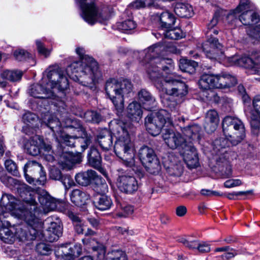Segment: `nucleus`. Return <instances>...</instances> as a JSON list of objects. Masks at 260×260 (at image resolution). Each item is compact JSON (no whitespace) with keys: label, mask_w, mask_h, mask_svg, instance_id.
<instances>
[{"label":"nucleus","mask_w":260,"mask_h":260,"mask_svg":"<svg viewBox=\"0 0 260 260\" xmlns=\"http://www.w3.org/2000/svg\"><path fill=\"white\" fill-rule=\"evenodd\" d=\"M230 143L226 137L216 139L213 143V153L217 155H223V157H225L224 155L227 152L226 148L229 146Z\"/></svg>","instance_id":"obj_27"},{"label":"nucleus","mask_w":260,"mask_h":260,"mask_svg":"<svg viewBox=\"0 0 260 260\" xmlns=\"http://www.w3.org/2000/svg\"><path fill=\"white\" fill-rule=\"evenodd\" d=\"M222 126L224 136L232 145H237L245 138V126L239 118L227 116L222 120Z\"/></svg>","instance_id":"obj_9"},{"label":"nucleus","mask_w":260,"mask_h":260,"mask_svg":"<svg viewBox=\"0 0 260 260\" xmlns=\"http://www.w3.org/2000/svg\"><path fill=\"white\" fill-rule=\"evenodd\" d=\"M69 204L66 202L52 197L46 190L34 189V238L53 242L62 234L61 222L59 219L51 222L44 233V223L41 218L50 211L57 210L66 211Z\"/></svg>","instance_id":"obj_1"},{"label":"nucleus","mask_w":260,"mask_h":260,"mask_svg":"<svg viewBox=\"0 0 260 260\" xmlns=\"http://www.w3.org/2000/svg\"><path fill=\"white\" fill-rule=\"evenodd\" d=\"M162 137L167 146L172 149L185 145L186 142V139L183 137L180 133L168 128L164 130Z\"/></svg>","instance_id":"obj_16"},{"label":"nucleus","mask_w":260,"mask_h":260,"mask_svg":"<svg viewBox=\"0 0 260 260\" xmlns=\"http://www.w3.org/2000/svg\"><path fill=\"white\" fill-rule=\"evenodd\" d=\"M82 154L80 152L73 153L70 152H64L60 157L59 163L63 169L70 170L73 166L82 161Z\"/></svg>","instance_id":"obj_19"},{"label":"nucleus","mask_w":260,"mask_h":260,"mask_svg":"<svg viewBox=\"0 0 260 260\" xmlns=\"http://www.w3.org/2000/svg\"><path fill=\"white\" fill-rule=\"evenodd\" d=\"M93 189L98 193L104 194L108 191V187L105 180L100 177L94 182Z\"/></svg>","instance_id":"obj_44"},{"label":"nucleus","mask_w":260,"mask_h":260,"mask_svg":"<svg viewBox=\"0 0 260 260\" xmlns=\"http://www.w3.org/2000/svg\"><path fill=\"white\" fill-rule=\"evenodd\" d=\"M62 143L69 147H75L76 145V137H73L68 135H62Z\"/></svg>","instance_id":"obj_56"},{"label":"nucleus","mask_w":260,"mask_h":260,"mask_svg":"<svg viewBox=\"0 0 260 260\" xmlns=\"http://www.w3.org/2000/svg\"><path fill=\"white\" fill-rule=\"evenodd\" d=\"M34 170L36 172V179L37 183L39 185H44L46 181V175L42 166L38 162L34 161Z\"/></svg>","instance_id":"obj_39"},{"label":"nucleus","mask_w":260,"mask_h":260,"mask_svg":"<svg viewBox=\"0 0 260 260\" xmlns=\"http://www.w3.org/2000/svg\"><path fill=\"white\" fill-rule=\"evenodd\" d=\"M18 190L23 201L27 204V207L23 209L16 208V200L10 194L3 195L1 204L13 216L24 220L27 224L14 225L15 237L22 241H31L32 236L30 230L32 229V215L30 211L32 204V190L31 187L24 183L20 185Z\"/></svg>","instance_id":"obj_2"},{"label":"nucleus","mask_w":260,"mask_h":260,"mask_svg":"<svg viewBox=\"0 0 260 260\" xmlns=\"http://www.w3.org/2000/svg\"><path fill=\"white\" fill-rule=\"evenodd\" d=\"M216 89H224L230 88L237 83V79L231 75L222 72L215 74Z\"/></svg>","instance_id":"obj_20"},{"label":"nucleus","mask_w":260,"mask_h":260,"mask_svg":"<svg viewBox=\"0 0 260 260\" xmlns=\"http://www.w3.org/2000/svg\"><path fill=\"white\" fill-rule=\"evenodd\" d=\"M105 90L117 112L121 113L124 109V98L133 91L132 83L128 80L118 81L111 79L107 81Z\"/></svg>","instance_id":"obj_6"},{"label":"nucleus","mask_w":260,"mask_h":260,"mask_svg":"<svg viewBox=\"0 0 260 260\" xmlns=\"http://www.w3.org/2000/svg\"><path fill=\"white\" fill-rule=\"evenodd\" d=\"M258 117L251 118L250 122L251 133L254 136H258L260 133V121Z\"/></svg>","instance_id":"obj_52"},{"label":"nucleus","mask_w":260,"mask_h":260,"mask_svg":"<svg viewBox=\"0 0 260 260\" xmlns=\"http://www.w3.org/2000/svg\"><path fill=\"white\" fill-rule=\"evenodd\" d=\"M138 99L143 108L151 111L155 106V99L148 91L142 89L138 93Z\"/></svg>","instance_id":"obj_23"},{"label":"nucleus","mask_w":260,"mask_h":260,"mask_svg":"<svg viewBox=\"0 0 260 260\" xmlns=\"http://www.w3.org/2000/svg\"><path fill=\"white\" fill-rule=\"evenodd\" d=\"M32 161L29 160L24 165L23 168V172L24 177L25 178L26 180L29 184H31L32 182V178L31 176L29 175L28 173L31 174L32 171Z\"/></svg>","instance_id":"obj_51"},{"label":"nucleus","mask_w":260,"mask_h":260,"mask_svg":"<svg viewBox=\"0 0 260 260\" xmlns=\"http://www.w3.org/2000/svg\"><path fill=\"white\" fill-rule=\"evenodd\" d=\"M44 77L48 80L47 87L43 89L44 95L38 96L42 99H54L55 96L53 92L50 90L57 89L59 91H63L69 87V84L67 77L64 75L63 71L58 70L57 66H50L44 72Z\"/></svg>","instance_id":"obj_8"},{"label":"nucleus","mask_w":260,"mask_h":260,"mask_svg":"<svg viewBox=\"0 0 260 260\" xmlns=\"http://www.w3.org/2000/svg\"><path fill=\"white\" fill-rule=\"evenodd\" d=\"M13 54L15 58L19 61H24L30 56V54L23 49L16 50Z\"/></svg>","instance_id":"obj_50"},{"label":"nucleus","mask_w":260,"mask_h":260,"mask_svg":"<svg viewBox=\"0 0 260 260\" xmlns=\"http://www.w3.org/2000/svg\"><path fill=\"white\" fill-rule=\"evenodd\" d=\"M180 153L189 168H195L199 166L198 153L193 146L191 144H185Z\"/></svg>","instance_id":"obj_17"},{"label":"nucleus","mask_w":260,"mask_h":260,"mask_svg":"<svg viewBox=\"0 0 260 260\" xmlns=\"http://www.w3.org/2000/svg\"><path fill=\"white\" fill-rule=\"evenodd\" d=\"M23 74L20 70H5L1 72V76L3 79L14 82L21 80Z\"/></svg>","instance_id":"obj_38"},{"label":"nucleus","mask_w":260,"mask_h":260,"mask_svg":"<svg viewBox=\"0 0 260 260\" xmlns=\"http://www.w3.org/2000/svg\"><path fill=\"white\" fill-rule=\"evenodd\" d=\"M76 182L82 186H86L89 184V180L87 178V174L85 172L77 174L75 176Z\"/></svg>","instance_id":"obj_55"},{"label":"nucleus","mask_w":260,"mask_h":260,"mask_svg":"<svg viewBox=\"0 0 260 260\" xmlns=\"http://www.w3.org/2000/svg\"><path fill=\"white\" fill-rule=\"evenodd\" d=\"M241 13V14L239 16L240 21L245 25H249V26L246 28L247 33L248 34V30L249 29H253L257 26L256 25L255 26H253L251 25L256 23L260 21V15L257 12L252 10L251 8L243 11ZM258 25H260V24Z\"/></svg>","instance_id":"obj_18"},{"label":"nucleus","mask_w":260,"mask_h":260,"mask_svg":"<svg viewBox=\"0 0 260 260\" xmlns=\"http://www.w3.org/2000/svg\"><path fill=\"white\" fill-rule=\"evenodd\" d=\"M198 250L201 253L209 252L210 251V246L206 242L199 241Z\"/></svg>","instance_id":"obj_62"},{"label":"nucleus","mask_w":260,"mask_h":260,"mask_svg":"<svg viewBox=\"0 0 260 260\" xmlns=\"http://www.w3.org/2000/svg\"><path fill=\"white\" fill-rule=\"evenodd\" d=\"M198 63L194 61L186 59H181L179 67L181 71L192 74L194 72Z\"/></svg>","instance_id":"obj_40"},{"label":"nucleus","mask_w":260,"mask_h":260,"mask_svg":"<svg viewBox=\"0 0 260 260\" xmlns=\"http://www.w3.org/2000/svg\"><path fill=\"white\" fill-rule=\"evenodd\" d=\"M85 117L87 121L93 123H99L102 120L101 116L95 111H87L85 113Z\"/></svg>","instance_id":"obj_49"},{"label":"nucleus","mask_w":260,"mask_h":260,"mask_svg":"<svg viewBox=\"0 0 260 260\" xmlns=\"http://www.w3.org/2000/svg\"><path fill=\"white\" fill-rule=\"evenodd\" d=\"M72 202L76 206H81L87 204L89 195L80 189H74L70 193Z\"/></svg>","instance_id":"obj_26"},{"label":"nucleus","mask_w":260,"mask_h":260,"mask_svg":"<svg viewBox=\"0 0 260 260\" xmlns=\"http://www.w3.org/2000/svg\"><path fill=\"white\" fill-rule=\"evenodd\" d=\"M162 48V46L158 44H154L143 50L140 55V61L145 66L149 78L155 86L157 83L164 82L166 77L173 74L171 73L174 67L173 60L158 57Z\"/></svg>","instance_id":"obj_3"},{"label":"nucleus","mask_w":260,"mask_h":260,"mask_svg":"<svg viewBox=\"0 0 260 260\" xmlns=\"http://www.w3.org/2000/svg\"><path fill=\"white\" fill-rule=\"evenodd\" d=\"M139 155L140 160L148 172L152 174L159 172L160 166L152 148L143 146L139 150Z\"/></svg>","instance_id":"obj_13"},{"label":"nucleus","mask_w":260,"mask_h":260,"mask_svg":"<svg viewBox=\"0 0 260 260\" xmlns=\"http://www.w3.org/2000/svg\"><path fill=\"white\" fill-rule=\"evenodd\" d=\"M79 5L83 19L88 24L103 23L108 19V15L95 5L94 0H75Z\"/></svg>","instance_id":"obj_10"},{"label":"nucleus","mask_w":260,"mask_h":260,"mask_svg":"<svg viewBox=\"0 0 260 260\" xmlns=\"http://www.w3.org/2000/svg\"><path fill=\"white\" fill-rule=\"evenodd\" d=\"M36 43L38 53L45 58L49 57L52 51V49L46 48L43 43L39 40H37Z\"/></svg>","instance_id":"obj_47"},{"label":"nucleus","mask_w":260,"mask_h":260,"mask_svg":"<svg viewBox=\"0 0 260 260\" xmlns=\"http://www.w3.org/2000/svg\"><path fill=\"white\" fill-rule=\"evenodd\" d=\"M122 171H118L119 174L117 179V186L121 191L126 193H132L138 188L137 181L134 177L125 175Z\"/></svg>","instance_id":"obj_15"},{"label":"nucleus","mask_w":260,"mask_h":260,"mask_svg":"<svg viewBox=\"0 0 260 260\" xmlns=\"http://www.w3.org/2000/svg\"><path fill=\"white\" fill-rule=\"evenodd\" d=\"M97 141L100 147L104 150H108L112 147V137L107 129L102 131L98 135Z\"/></svg>","instance_id":"obj_24"},{"label":"nucleus","mask_w":260,"mask_h":260,"mask_svg":"<svg viewBox=\"0 0 260 260\" xmlns=\"http://www.w3.org/2000/svg\"><path fill=\"white\" fill-rule=\"evenodd\" d=\"M88 161L90 166L99 170L105 176L107 177V173L101 167L102 158L98 150L94 147H91L88 154Z\"/></svg>","instance_id":"obj_22"},{"label":"nucleus","mask_w":260,"mask_h":260,"mask_svg":"<svg viewBox=\"0 0 260 260\" xmlns=\"http://www.w3.org/2000/svg\"><path fill=\"white\" fill-rule=\"evenodd\" d=\"M34 146H35L37 148V151L35 149H34V155L38 154V153H42L43 155L46 153H49L51 151V147L49 145L45 144L42 138L36 135L34 136Z\"/></svg>","instance_id":"obj_33"},{"label":"nucleus","mask_w":260,"mask_h":260,"mask_svg":"<svg viewBox=\"0 0 260 260\" xmlns=\"http://www.w3.org/2000/svg\"><path fill=\"white\" fill-rule=\"evenodd\" d=\"M160 25L162 28L169 29L172 28L174 25L175 17L171 13L164 12L159 16Z\"/></svg>","instance_id":"obj_34"},{"label":"nucleus","mask_w":260,"mask_h":260,"mask_svg":"<svg viewBox=\"0 0 260 260\" xmlns=\"http://www.w3.org/2000/svg\"><path fill=\"white\" fill-rule=\"evenodd\" d=\"M180 242H181L185 246L188 247L190 249H197L199 244L198 241H188L184 238H182L180 240Z\"/></svg>","instance_id":"obj_60"},{"label":"nucleus","mask_w":260,"mask_h":260,"mask_svg":"<svg viewBox=\"0 0 260 260\" xmlns=\"http://www.w3.org/2000/svg\"><path fill=\"white\" fill-rule=\"evenodd\" d=\"M108 256L111 260H125L124 253L119 250L112 251L108 254Z\"/></svg>","instance_id":"obj_54"},{"label":"nucleus","mask_w":260,"mask_h":260,"mask_svg":"<svg viewBox=\"0 0 260 260\" xmlns=\"http://www.w3.org/2000/svg\"><path fill=\"white\" fill-rule=\"evenodd\" d=\"M131 125L118 121L113 128V134L116 138L114 145L116 154L122 159L127 166H132L134 164V152L133 143L130 136Z\"/></svg>","instance_id":"obj_5"},{"label":"nucleus","mask_w":260,"mask_h":260,"mask_svg":"<svg viewBox=\"0 0 260 260\" xmlns=\"http://www.w3.org/2000/svg\"><path fill=\"white\" fill-rule=\"evenodd\" d=\"M252 106L256 116L260 119V95H256L253 98Z\"/></svg>","instance_id":"obj_59"},{"label":"nucleus","mask_w":260,"mask_h":260,"mask_svg":"<svg viewBox=\"0 0 260 260\" xmlns=\"http://www.w3.org/2000/svg\"><path fill=\"white\" fill-rule=\"evenodd\" d=\"M61 182L66 188L71 187L74 184L73 180L69 176L62 177Z\"/></svg>","instance_id":"obj_64"},{"label":"nucleus","mask_w":260,"mask_h":260,"mask_svg":"<svg viewBox=\"0 0 260 260\" xmlns=\"http://www.w3.org/2000/svg\"><path fill=\"white\" fill-rule=\"evenodd\" d=\"M22 120L26 124V126H23L22 130L23 132L27 135H30L32 130V127L31 126V121H32V113L29 111H25L23 115Z\"/></svg>","instance_id":"obj_41"},{"label":"nucleus","mask_w":260,"mask_h":260,"mask_svg":"<svg viewBox=\"0 0 260 260\" xmlns=\"http://www.w3.org/2000/svg\"><path fill=\"white\" fill-rule=\"evenodd\" d=\"M251 8V4L249 0H240V4L235 10V13H240Z\"/></svg>","instance_id":"obj_57"},{"label":"nucleus","mask_w":260,"mask_h":260,"mask_svg":"<svg viewBox=\"0 0 260 260\" xmlns=\"http://www.w3.org/2000/svg\"><path fill=\"white\" fill-rule=\"evenodd\" d=\"M7 227L3 226L0 229V238L5 243H11L14 241L15 234L14 225H11L9 222L7 223Z\"/></svg>","instance_id":"obj_31"},{"label":"nucleus","mask_w":260,"mask_h":260,"mask_svg":"<svg viewBox=\"0 0 260 260\" xmlns=\"http://www.w3.org/2000/svg\"><path fill=\"white\" fill-rule=\"evenodd\" d=\"M219 122V117L217 112L215 110H210L206 114L204 128L208 133L214 132Z\"/></svg>","instance_id":"obj_21"},{"label":"nucleus","mask_w":260,"mask_h":260,"mask_svg":"<svg viewBox=\"0 0 260 260\" xmlns=\"http://www.w3.org/2000/svg\"><path fill=\"white\" fill-rule=\"evenodd\" d=\"M161 101L164 106L169 108L172 111L177 110L181 101L179 98L165 93L164 95L160 96Z\"/></svg>","instance_id":"obj_29"},{"label":"nucleus","mask_w":260,"mask_h":260,"mask_svg":"<svg viewBox=\"0 0 260 260\" xmlns=\"http://www.w3.org/2000/svg\"><path fill=\"white\" fill-rule=\"evenodd\" d=\"M82 135L80 137H76V145L75 147H80V153L84 152L91 143V137L88 135L83 128H81Z\"/></svg>","instance_id":"obj_32"},{"label":"nucleus","mask_w":260,"mask_h":260,"mask_svg":"<svg viewBox=\"0 0 260 260\" xmlns=\"http://www.w3.org/2000/svg\"><path fill=\"white\" fill-rule=\"evenodd\" d=\"M166 29V32L164 33L166 38L177 40L184 37L182 31L179 28H175L172 29V28H171Z\"/></svg>","instance_id":"obj_43"},{"label":"nucleus","mask_w":260,"mask_h":260,"mask_svg":"<svg viewBox=\"0 0 260 260\" xmlns=\"http://www.w3.org/2000/svg\"><path fill=\"white\" fill-rule=\"evenodd\" d=\"M248 35L255 41L260 42V24L253 29H249L248 30Z\"/></svg>","instance_id":"obj_58"},{"label":"nucleus","mask_w":260,"mask_h":260,"mask_svg":"<svg viewBox=\"0 0 260 260\" xmlns=\"http://www.w3.org/2000/svg\"><path fill=\"white\" fill-rule=\"evenodd\" d=\"M68 204H69V206L66 208V211H63V212L67 214L69 218L75 222L74 226L76 232L79 234H84L85 226L78 216L75 214L73 212L68 210L70 204L69 203Z\"/></svg>","instance_id":"obj_37"},{"label":"nucleus","mask_w":260,"mask_h":260,"mask_svg":"<svg viewBox=\"0 0 260 260\" xmlns=\"http://www.w3.org/2000/svg\"><path fill=\"white\" fill-rule=\"evenodd\" d=\"M201 127L197 124L181 128V131L184 135L188 138V140L198 141L200 138V132Z\"/></svg>","instance_id":"obj_30"},{"label":"nucleus","mask_w":260,"mask_h":260,"mask_svg":"<svg viewBox=\"0 0 260 260\" xmlns=\"http://www.w3.org/2000/svg\"><path fill=\"white\" fill-rule=\"evenodd\" d=\"M174 12L181 17H190L192 14V8L188 4L177 3L175 5Z\"/></svg>","instance_id":"obj_36"},{"label":"nucleus","mask_w":260,"mask_h":260,"mask_svg":"<svg viewBox=\"0 0 260 260\" xmlns=\"http://www.w3.org/2000/svg\"><path fill=\"white\" fill-rule=\"evenodd\" d=\"M127 116L132 120L138 122L142 116V110L140 104L137 102L130 103L126 109Z\"/></svg>","instance_id":"obj_28"},{"label":"nucleus","mask_w":260,"mask_h":260,"mask_svg":"<svg viewBox=\"0 0 260 260\" xmlns=\"http://www.w3.org/2000/svg\"><path fill=\"white\" fill-rule=\"evenodd\" d=\"M215 74H203L200 77L198 84L203 90L216 89Z\"/></svg>","instance_id":"obj_25"},{"label":"nucleus","mask_w":260,"mask_h":260,"mask_svg":"<svg viewBox=\"0 0 260 260\" xmlns=\"http://www.w3.org/2000/svg\"><path fill=\"white\" fill-rule=\"evenodd\" d=\"M76 52L81 59L68 66L67 74L82 85L92 87L101 77L98 63L92 57L84 55L85 50L83 48L77 47Z\"/></svg>","instance_id":"obj_4"},{"label":"nucleus","mask_w":260,"mask_h":260,"mask_svg":"<svg viewBox=\"0 0 260 260\" xmlns=\"http://www.w3.org/2000/svg\"><path fill=\"white\" fill-rule=\"evenodd\" d=\"M165 124L174 126L173 117L169 112L164 109H161L157 112L151 113L145 118V125L148 132L152 136L158 135Z\"/></svg>","instance_id":"obj_11"},{"label":"nucleus","mask_w":260,"mask_h":260,"mask_svg":"<svg viewBox=\"0 0 260 260\" xmlns=\"http://www.w3.org/2000/svg\"><path fill=\"white\" fill-rule=\"evenodd\" d=\"M47 125L51 129L54 131V128H56L57 127H60V123L57 118H54L52 119H49Z\"/></svg>","instance_id":"obj_63"},{"label":"nucleus","mask_w":260,"mask_h":260,"mask_svg":"<svg viewBox=\"0 0 260 260\" xmlns=\"http://www.w3.org/2000/svg\"><path fill=\"white\" fill-rule=\"evenodd\" d=\"M93 204L98 209L104 211L111 208L112 202L110 197L104 194H101L97 197L95 200L94 201Z\"/></svg>","instance_id":"obj_35"},{"label":"nucleus","mask_w":260,"mask_h":260,"mask_svg":"<svg viewBox=\"0 0 260 260\" xmlns=\"http://www.w3.org/2000/svg\"><path fill=\"white\" fill-rule=\"evenodd\" d=\"M169 174L175 177H180L183 173V167L181 162H179L176 164L172 162L168 168Z\"/></svg>","instance_id":"obj_42"},{"label":"nucleus","mask_w":260,"mask_h":260,"mask_svg":"<svg viewBox=\"0 0 260 260\" xmlns=\"http://www.w3.org/2000/svg\"><path fill=\"white\" fill-rule=\"evenodd\" d=\"M156 87L169 95L181 100L182 97L186 95L188 92L187 85L181 82L179 77L174 74H170L169 77H166L164 82H158L156 84Z\"/></svg>","instance_id":"obj_12"},{"label":"nucleus","mask_w":260,"mask_h":260,"mask_svg":"<svg viewBox=\"0 0 260 260\" xmlns=\"http://www.w3.org/2000/svg\"><path fill=\"white\" fill-rule=\"evenodd\" d=\"M36 251L41 255H48L51 253L52 249L50 244L40 242L36 244Z\"/></svg>","instance_id":"obj_45"},{"label":"nucleus","mask_w":260,"mask_h":260,"mask_svg":"<svg viewBox=\"0 0 260 260\" xmlns=\"http://www.w3.org/2000/svg\"><path fill=\"white\" fill-rule=\"evenodd\" d=\"M232 65H236L247 68L249 73L260 75V63L257 59L254 60L253 57L243 56L239 57L236 55L228 58Z\"/></svg>","instance_id":"obj_14"},{"label":"nucleus","mask_w":260,"mask_h":260,"mask_svg":"<svg viewBox=\"0 0 260 260\" xmlns=\"http://www.w3.org/2000/svg\"><path fill=\"white\" fill-rule=\"evenodd\" d=\"M69 252L67 253V258L64 260H74L75 257L81 254L82 249L80 245H75L69 249Z\"/></svg>","instance_id":"obj_46"},{"label":"nucleus","mask_w":260,"mask_h":260,"mask_svg":"<svg viewBox=\"0 0 260 260\" xmlns=\"http://www.w3.org/2000/svg\"><path fill=\"white\" fill-rule=\"evenodd\" d=\"M223 12V11H216L212 19L207 25L208 30L206 35L208 38V41L203 45L202 47L207 57L211 60H222L225 56L222 51V44L219 43L217 39L212 37L213 34L216 35L218 34V30L213 28L217 24L220 13L222 14Z\"/></svg>","instance_id":"obj_7"},{"label":"nucleus","mask_w":260,"mask_h":260,"mask_svg":"<svg viewBox=\"0 0 260 260\" xmlns=\"http://www.w3.org/2000/svg\"><path fill=\"white\" fill-rule=\"evenodd\" d=\"M7 170L14 176H17L19 175L17 166L16 163L11 159H8L5 162Z\"/></svg>","instance_id":"obj_48"},{"label":"nucleus","mask_w":260,"mask_h":260,"mask_svg":"<svg viewBox=\"0 0 260 260\" xmlns=\"http://www.w3.org/2000/svg\"><path fill=\"white\" fill-rule=\"evenodd\" d=\"M136 22L131 19H128L122 22L119 26L123 30L127 31L132 30L136 27Z\"/></svg>","instance_id":"obj_53"},{"label":"nucleus","mask_w":260,"mask_h":260,"mask_svg":"<svg viewBox=\"0 0 260 260\" xmlns=\"http://www.w3.org/2000/svg\"><path fill=\"white\" fill-rule=\"evenodd\" d=\"M242 184V182L240 179H229L224 182V185L225 187L231 188L239 186Z\"/></svg>","instance_id":"obj_61"}]
</instances>
